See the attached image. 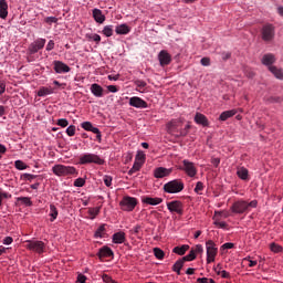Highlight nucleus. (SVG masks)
<instances>
[{
	"label": "nucleus",
	"mask_w": 283,
	"mask_h": 283,
	"mask_svg": "<svg viewBox=\"0 0 283 283\" xmlns=\"http://www.w3.org/2000/svg\"><path fill=\"white\" fill-rule=\"evenodd\" d=\"M182 125H185V120H182V118L171 119L166 124V129L168 134H171V136L180 138L182 136H187V134H189V129H191V125H186L185 128H182Z\"/></svg>",
	"instance_id": "nucleus-1"
},
{
	"label": "nucleus",
	"mask_w": 283,
	"mask_h": 283,
	"mask_svg": "<svg viewBox=\"0 0 283 283\" xmlns=\"http://www.w3.org/2000/svg\"><path fill=\"white\" fill-rule=\"evenodd\" d=\"M52 172L59 178H69L70 176H78V170L74 166H65L63 164H57L52 167Z\"/></svg>",
	"instance_id": "nucleus-2"
},
{
	"label": "nucleus",
	"mask_w": 283,
	"mask_h": 283,
	"mask_svg": "<svg viewBox=\"0 0 283 283\" xmlns=\"http://www.w3.org/2000/svg\"><path fill=\"white\" fill-rule=\"evenodd\" d=\"M227 218H229V211L216 210L212 217L214 227H217V229H223L224 231H229V223H227V221H222Z\"/></svg>",
	"instance_id": "nucleus-3"
},
{
	"label": "nucleus",
	"mask_w": 283,
	"mask_h": 283,
	"mask_svg": "<svg viewBox=\"0 0 283 283\" xmlns=\"http://www.w3.org/2000/svg\"><path fill=\"white\" fill-rule=\"evenodd\" d=\"M105 165V159L92 153H86L80 156L78 165Z\"/></svg>",
	"instance_id": "nucleus-4"
},
{
	"label": "nucleus",
	"mask_w": 283,
	"mask_h": 283,
	"mask_svg": "<svg viewBox=\"0 0 283 283\" xmlns=\"http://www.w3.org/2000/svg\"><path fill=\"white\" fill-rule=\"evenodd\" d=\"M146 160H147V155L145 154V151L138 150L135 156V161L133 164V167L128 170V176H134V174L140 171Z\"/></svg>",
	"instance_id": "nucleus-5"
},
{
	"label": "nucleus",
	"mask_w": 283,
	"mask_h": 283,
	"mask_svg": "<svg viewBox=\"0 0 283 283\" xmlns=\"http://www.w3.org/2000/svg\"><path fill=\"white\" fill-rule=\"evenodd\" d=\"M178 169L184 171L188 178H196V176H198V168L196 167V164L193 161H189V159H184Z\"/></svg>",
	"instance_id": "nucleus-6"
},
{
	"label": "nucleus",
	"mask_w": 283,
	"mask_h": 283,
	"mask_svg": "<svg viewBox=\"0 0 283 283\" xmlns=\"http://www.w3.org/2000/svg\"><path fill=\"white\" fill-rule=\"evenodd\" d=\"M185 189V182L180 179H174L164 185L165 193H180Z\"/></svg>",
	"instance_id": "nucleus-7"
},
{
	"label": "nucleus",
	"mask_w": 283,
	"mask_h": 283,
	"mask_svg": "<svg viewBox=\"0 0 283 283\" xmlns=\"http://www.w3.org/2000/svg\"><path fill=\"white\" fill-rule=\"evenodd\" d=\"M206 251H207V264H212L216 262V258H218V245L213 240H208L206 242Z\"/></svg>",
	"instance_id": "nucleus-8"
},
{
	"label": "nucleus",
	"mask_w": 283,
	"mask_h": 283,
	"mask_svg": "<svg viewBox=\"0 0 283 283\" xmlns=\"http://www.w3.org/2000/svg\"><path fill=\"white\" fill-rule=\"evenodd\" d=\"M25 242V249L28 251L38 253V255H43V253L45 252V242L39 240H27Z\"/></svg>",
	"instance_id": "nucleus-9"
},
{
	"label": "nucleus",
	"mask_w": 283,
	"mask_h": 283,
	"mask_svg": "<svg viewBox=\"0 0 283 283\" xmlns=\"http://www.w3.org/2000/svg\"><path fill=\"white\" fill-rule=\"evenodd\" d=\"M138 199L136 197L125 196L119 202L122 211L132 212L136 209Z\"/></svg>",
	"instance_id": "nucleus-10"
},
{
	"label": "nucleus",
	"mask_w": 283,
	"mask_h": 283,
	"mask_svg": "<svg viewBox=\"0 0 283 283\" xmlns=\"http://www.w3.org/2000/svg\"><path fill=\"white\" fill-rule=\"evenodd\" d=\"M168 211L182 216L185 213V203L180 200H172L166 203Z\"/></svg>",
	"instance_id": "nucleus-11"
},
{
	"label": "nucleus",
	"mask_w": 283,
	"mask_h": 283,
	"mask_svg": "<svg viewBox=\"0 0 283 283\" xmlns=\"http://www.w3.org/2000/svg\"><path fill=\"white\" fill-rule=\"evenodd\" d=\"M249 210V202L244 200L234 201L230 208L232 213H244Z\"/></svg>",
	"instance_id": "nucleus-12"
},
{
	"label": "nucleus",
	"mask_w": 283,
	"mask_h": 283,
	"mask_svg": "<svg viewBox=\"0 0 283 283\" xmlns=\"http://www.w3.org/2000/svg\"><path fill=\"white\" fill-rule=\"evenodd\" d=\"M261 36L264 41H273V36H275V27H273V24L263 25Z\"/></svg>",
	"instance_id": "nucleus-13"
},
{
	"label": "nucleus",
	"mask_w": 283,
	"mask_h": 283,
	"mask_svg": "<svg viewBox=\"0 0 283 283\" xmlns=\"http://www.w3.org/2000/svg\"><path fill=\"white\" fill-rule=\"evenodd\" d=\"M45 43L46 40L43 38H39L35 41H33L29 48H28V52L30 54H36V52H39V50H43V48H45Z\"/></svg>",
	"instance_id": "nucleus-14"
},
{
	"label": "nucleus",
	"mask_w": 283,
	"mask_h": 283,
	"mask_svg": "<svg viewBox=\"0 0 283 283\" xmlns=\"http://www.w3.org/2000/svg\"><path fill=\"white\" fill-rule=\"evenodd\" d=\"M128 103L130 107H136V109H147L149 107L147 102L138 96L130 97Z\"/></svg>",
	"instance_id": "nucleus-15"
},
{
	"label": "nucleus",
	"mask_w": 283,
	"mask_h": 283,
	"mask_svg": "<svg viewBox=\"0 0 283 283\" xmlns=\"http://www.w3.org/2000/svg\"><path fill=\"white\" fill-rule=\"evenodd\" d=\"M53 70L56 74H67L72 69L63 61H54Z\"/></svg>",
	"instance_id": "nucleus-16"
},
{
	"label": "nucleus",
	"mask_w": 283,
	"mask_h": 283,
	"mask_svg": "<svg viewBox=\"0 0 283 283\" xmlns=\"http://www.w3.org/2000/svg\"><path fill=\"white\" fill-rule=\"evenodd\" d=\"M158 61L161 67H165L171 63V54L167 50H161L158 53Z\"/></svg>",
	"instance_id": "nucleus-17"
},
{
	"label": "nucleus",
	"mask_w": 283,
	"mask_h": 283,
	"mask_svg": "<svg viewBox=\"0 0 283 283\" xmlns=\"http://www.w3.org/2000/svg\"><path fill=\"white\" fill-rule=\"evenodd\" d=\"M98 260H105L106 258H114V251L112 248L104 245L97 252Z\"/></svg>",
	"instance_id": "nucleus-18"
},
{
	"label": "nucleus",
	"mask_w": 283,
	"mask_h": 283,
	"mask_svg": "<svg viewBox=\"0 0 283 283\" xmlns=\"http://www.w3.org/2000/svg\"><path fill=\"white\" fill-rule=\"evenodd\" d=\"M112 242L113 244H125V242H127V234L125 233V231H118L115 232L112 235Z\"/></svg>",
	"instance_id": "nucleus-19"
},
{
	"label": "nucleus",
	"mask_w": 283,
	"mask_h": 283,
	"mask_svg": "<svg viewBox=\"0 0 283 283\" xmlns=\"http://www.w3.org/2000/svg\"><path fill=\"white\" fill-rule=\"evenodd\" d=\"M143 205H150V207H156L158 205H163V198L160 197H143L142 198Z\"/></svg>",
	"instance_id": "nucleus-20"
},
{
	"label": "nucleus",
	"mask_w": 283,
	"mask_h": 283,
	"mask_svg": "<svg viewBox=\"0 0 283 283\" xmlns=\"http://www.w3.org/2000/svg\"><path fill=\"white\" fill-rule=\"evenodd\" d=\"M82 129H85V132H92L93 134H96V138L101 140V130L94 127V125H92L91 122H83Z\"/></svg>",
	"instance_id": "nucleus-21"
},
{
	"label": "nucleus",
	"mask_w": 283,
	"mask_h": 283,
	"mask_svg": "<svg viewBox=\"0 0 283 283\" xmlns=\"http://www.w3.org/2000/svg\"><path fill=\"white\" fill-rule=\"evenodd\" d=\"M105 90H103V86L101 84H92L91 85V94L95 96L96 98H103Z\"/></svg>",
	"instance_id": "nucleus-22"
},
{
	"label": "nucleus",
	"mask_w": 283,
	"mask_h": 283,
	"mask_svg": "<svg viewBox=\"0 0 283 283\" xmlns=\"http://www.w3.org/2000/svg\"><path fill=\"white\" fill-rule=\"evenodd\" d=\"M171 174V169L158 167L154 170V178H167Z\"/></svg>",
	"instance_id": "nucleus-23"
},
{
	"label": "nucleus",
	"mask_w": 283,
	"mask_h": 283,
	"mask_svg": "<svg viewBox=\"0 0 283 283\" xmlns=\"http://www.w3.org/2000/svg\"><path fill=\"white\" fill-rule=\"evenodd\" d=\"M92 14L95 23H99V24L105 23L106 18H105V14H103V11L101 9H93Z\"/></svg>",
	"instance_id": "nucleus-24"
},
{
	"label": "nucleus",
	"mask_w": 283,
	"mask_h": 283,
	"mask_svg": "<svg viewBox=\"0 0 283 283\" xmlns=\"http://www.w3.org/2000/svg\"><path fill=\"white\" fill-rule=\"evenodd\" d=\"M195 123L201 125L202 127H209V119L202 113H196Z\"/></svg>",
	"instance_id": "nucleus-25"
},
{
	"label": "nucleus",
	"mask_w": 283,
	"mask_h": 283,
	"mask_svg": "<svg viewBox=\"0 0 283 283\" xmlns=\"http://www.w3.org/2000/svg\"><path fill=\"white\" fill-rule=\"evenodd\" d=\"M261 63L266 65V67H273V63H275V55L271 53L263 55Z\"/></svg>",
	"instance_id": "nucleus-26"
},
{
	"label": "nucleus",
	"mask_w": 283,
	"mask_h": 283,
	"mask_svg": "<svg viewBox=\"0 0 283 283\" xmlns=\"http://www.w3.org/2000/svg\"><path fill=\"white\" fill-rule=\"evenodd\" d=\"M235 114H238V109H235V108L222 112L219 116V120H221V122L229 120V118H233V116H235Z\"/></svg>",
	"instance_id": "nucleus-27"
},
{
	"label": "nucleus",
	"mask_w": 283,
	"mask_h": 283,
	"mask_svg": "<svg viewBox=\"0 0 283 283\" xmlns=\"http://www.w3.org/2000/svg\"><path fill=\"white\" fill-rule=\"evenodd\" d=\"M115 32L116 34H122V35L129 34L132 32V28L123 23L115 28Z\"/></svg>",
	"instance_id": "nucleus-28"
},
{
	"label": "nucleus",
	"mask_w": 283,
	"mask_h": 283,
	"mask_svg": "<svg viewBox=\"0 0 283 283\" xmlns=\"http://www.w3.org/2000/svg\"><path fill=\"white\" fill-rule=\"evenodd\" d=\"M237 176L240 180H249V169L245 167H239L237 169Z\"/></svg>",
	"instance_id": "nucleus-29"
},
{
	"label": "nucleus",
	"mask_w": 283,
	"mask_h": 283,
	"mask_svg": "<svg viewBox=\"0 0 283 283\" xmlns=\"http://www.w3.org/2000/svg\"><path fill=\"white\" fill-rule=\"evenodd\" d=\"M0 19H8V2L0 0Z\"/></svg>",
	"instance_id": "nucleus-30"
},
{
	"label": "nucleus",
	"mask_w": 283,
	"mask_h": 283,
	"mask_svg": "<svg viewBox=\"0 0 283 283\" xmlns=\"http://www.w3.org/2000/svg\"><path fill=\"white\" fill-rule=\"evenodd\" d=\"M98 213H101V207L88 208L86 218L88 220H95Z\"/></svg>",
	"instance_id": "nucleus-31"
},
{
	"label": "nucleus",
	"mask_w": 283,
	"mask_h": 283,
	"mask_svg": "<svg viewBox=\"0 0 283 283\" xmlns=\"http://www.w3.org/2000/svg\"><path fill=\"white\" fill-rule=\"evenodd\" d=\"M50 94H54V88H52V86H42L38 91V96H50Z\"/></svg>",
	"instance_id": "nucleus-32"
},
{
	"label": "nucleus",
	"mask_w": 283,
	"mask_h": 283,
	"mask_svg": "<svg viewBox=\"0 0 283 283\" xmlns=\"http://www.w3.org/2000/svg\"><path fill=\"white\" fill-rule=\"evenodd\" d=\"M50 222H54V220H56V218H59V209H56V206H54V203L50 205Z\"/></svg>",
	"instance_id": "nucleus-33"
},
{
	"label": "nucleus",
	"mask_w": 283,
	"mask_h": 283,
	"mask_svg": "<svg viewBox=\"0 0 283 283\" xmlns=\"http://www.w3.org/2000/svg\"><path fill=\"white\" fill-rule=\"evenodd\" d=\"M182 266H185V261L182 259H179L172 265V271L177 273V275H180V271H182Z\"/></svg>",
	"instance_id": "nucleus-34"
},
{
	"label": "nucleus",
	"mask_w": 283,
	"mask_h": 283,
	"mask_svg": "<svg viewBox=\"0 0 283 283\" xmlns=\"http://www.w3.org/2000/svg\"><path fill=\"white\" fill-rule=\"evenodd\" d=\"M187 251H189V245L184 244L181 247H175L172 249V253H176L177 255H185V253H187Z\"/></svg>",
	"instance_id": "nucleus-35"
},
{
	"label": "nucleus",
	"mask_w": 283,
	"mask_h": 283,
	"mask_svg": "<svg viewBox=\"0 0 283 283\" xmlns=\"http://www.w3.org/2000/svg\"><path fill=\"white\" fill-rule=\"evenodd\" d=\"M269 71L275 76V78L283 80L282 69H277V66H270Z\"/></svg>",
	"instance_id": "nucleus-36"
},
{
	"label": "nucleus",
	"mask_w": 283,
	"mask_h": 283,
	"mask_svg": "<svg viewBox=\"0 0 283 283\" xmlns=\"http://www.w3.org/2000/svg\"><path fill=\"white\" fill-rule=\"evenodd\" d=\"M17 202L24 205V207H32V199L30 197H18Z\"/></svg>",
	"instance_id": "nucleus-37"
},
{
	"label": "nucleus",
	"mask_w": 283,
	"mask_h": 283,
	"mask_svg": "<svg viewBox=\"0 0 283 283\" xmlns=\"http://www.w3.org/2000/svg\"><path fill=\"white\" fill-rule=\"evenodd\" d=\"M234 248H235V244L232 242L224 243L220 247V254L224 255L227 254V251H229V249H234Z\"/></svg>",
	"instance_id": "nucleus-38"
},
{
	"label": "nucleus",
	"mask_w": 283,
	"mask_h": 283,
	"mask_svg": "<svg viewBox=\"0 0 283 283\" xmlns=\"http://www.w3.org/2000/svg\"><path fill=\"white\" fill-rule=\"evenodd\" d=\"M102 34H104V36H114V27L113 25H105L102 30Z\"/></svg>",
	"instance_id": "nucleus-39"
},
{
	"label": "nucleus",
	"mask_w": 283,
	"mask_h": 283,
	"mask_svg": "<svg viewBox=\"0 0 283 283\" xmlns=\"http://www.w3.org/2000/svg\"><path fill=\"white\" fill-rule=\"evenodd\" d=\"M270 251L272 253H283V247L275 242H272L270 243Z\"/></svg>",
	"instance_id": "nucleus-40"
},
{
	"label": "nucleus",
	"mask_w": 283,
	"mask_h": 283,
	"mask_svg": "<svg viewBox=\"0 0 283 283\" xmlns=\"http://www.w3.org/2000/svg\"><path fill=\"white\" fill-rule=\"evenodd\" d=\"M86 39L88 41H94L96 45L101 43V35H98L97 33H87Z\"/></svg>",
	"instance_id": "nucleus-41"
},
{
	"label": "nucleus",
	"mask_w": 283,
	"mask_h": 283,
	"mask_svg": "<svg viewBox=\"0 0 283 283\" xmlns=\"http://www.w3.org/2000/svg\"><path fill=\"white\" fill-rule=\"evenodd\" d=\"M154 255L157 260H165V251L160 248H154Z\"/></svg>",
	"instance_id": "nucleus-42"
},
{
	"label": "nucleus",
	"mask_w": 283,
	"mask_h": 283,
	"mask_svg": "<svg viewBox=\"0 0 283 283\" xmlns=\"http://www.w3.org/2000/svg\"><path fill=\"white\" fill-rule=\"evenodd\" d=\"M94 238H105V224H102L97 228L94 233Z\"/></svg>",
	"instance_id": "nucleus-43"
},
{
	"label": "nucleus",
	"mask_w": 283,
	"mask_h": 283,
	"mask_svg": "<svg viewBox=\"0 0 283 283\" xmlns=\"http://www.w3.org/2000/svg\"><path fill=\"white\" fill-rule=\"evenodd\" d=\"M135 85L137 87V92H144L145 87H147V82H145L143 80H137V81H135Z\"/></svg>",
	"instance_id": "nucleus-44"
},
{
	"label": "nucleus",
	"mask_w": 283,
	"mask_h": 283,
	"mask_svg": "<svg viewBox=\"0 0 283 283\" xmlns=\"http://www.w3.org/2000/svg\"><path fill=\"white\" fill-rule=\"evenodd\" d=\"M202 191H205V184L202 181H198L195 187V193L202 196Z\"/></svg>",
	"instance_id": "nucleus-45"
},
{
	"label": "nucleus",
	"mask_w": 283,
	"mask_h": 283,
	"mask_svg": "<svg viewBox=\"0 0 283 283\" xmlns=\"http://www.w3.org/2000/svg\"><path fill=\"white\" fill-rule=\"evenodd\" d=\"M14 167L19 171H23V170L28 169V165L25 163H23L22 160H15Z\"/></svg>",
	"instance_id": "nucleus-46"
},
{
	"label": "nucleus",
	"mask_w": 283,
	"mask_h": 283,
	"mask_svg": "<svg viewBox=\"0 0 283 283\" xmlns=\"http://www.w3.org/2000/svg\"><path fill=\"white\" fill-rule=\"evenodd\" d=\"M196 259V251L191 250L186 256H184L181 260L184 262H193Z\"/></svg>",
	"instance_id": "nucleus-47"
},
{
	"label": "nucleus",
	"mask_w": 283,
	"mask_h": 283,
	"mask_svg": "<svg viewBox=\"0 0 283 283\" xmlns=\"http://www.w3.org/2000/svg\"><path fill=\"white\" fill-rule=\"evenodd\" d=\"M243 262H249L248 266H249L250 269H253V266H258V261L251 260V256H245V258L243 259Z\"/></svg>",
	"instance_id": "nucleus-48"
},
{
	"label": "nucleus",
	"mask_w": 283,
	"mask_h": 283,
	"mask_svg": "<svg viewBox=\"0 0 283 283\" xmlns=\"http://www.w3.org/2000/svg\"><path fill=\"white\" fill-rule=\"evenodd\" d=\"M34 178H36V175H32V174H23L21 176L22 180H28L29 182H32V180H34Z\"/></svg>",
	"instance_id": "nucleus-49"
},
{
	"label": "nucleus",
	"mask_w": 283,
	"mask_h": 283,
	"mask_svg": "<svg viewBox=\"0 0 283 283\" xmlns=\"http://www.w3.org/2000/svg\"><path fill=\"white\" fill-rule=\"evenodd\" d=\"M114 179L112 178V176H108V175H105L104 177H103V181H104V185L106 186V187H112V181H113Z\"/></svg>",
	"instance_id": "nucleus-50"
},
{
	"label": "nucleus",
	"mask_w": 283,
	"mask_h": 283,
	"mask_svg": "<svg viewBox=\"0 0 283 283\" xmlns=\"http://www.w3.org/2000/svg\"><path fill=\"white\" fill-rule=\"evenodd\" d=\"M66 134H67V136H75V134H76V126L70 125L66 128Z\"/></svg>",
	"instance_id": "nucleus-51"
},
{
	"label": "nucleus",
	"mask_w": 283,
	"mask_h": 283,
	"mask_svg": "<svg viewBox=\"0 0 283 283\" xmlns=\"http://www.w3.org/2000/svg\"><path fill=\"white\" fill-rule=\"evenodd\" d=\"M74 187H85V179L84 178H77L74 180Z\"/></svg>",
	"instance_id": "nucleus-52"
},
{
	"label": "nucleus",
	"mask_w": 283,
	"mask_h": 283,
	"mask_svg": "<svg viewBox=\"0 0 283 283\" xmlns=\"http://www.w3.org/2000/svg\"><path fill=\"white\" fill-rule=\"evenodd\" d=\"M56 125H59V127H67V125H70V122H67V119L65 118H60L57 119Z\"/></svg>",
	"instance_id": "nucleus-53"
},
{
	"label": "nucleus",
	"mask_w": 283,
	"mask_h": 283,
	"mask_svg": "<svg viewBox=\"0 0 283 283\" xmlns=\"http://www.w3.org/2000/svg\"><path fill=\"white\" fill-rule=\"evenodd\" d=\"M44 21L46 23H49V25H52V23H59V18H56V17H48V18L44 19Z\"/></svg>",
	"instance_id": "nucleus-54"
},
{
	"label": "nucleus",
	"mask_w": 283,
	"mask_h": 283,
	"mask_svg": "<svg viewBox=\"0 0 283 283\" xmlns=\"http://www.w3.org/2000/svg\"><path fill=\"white\" fill-rule=\"evenodd\" d=\"M218 275H220V277H222L223 280H229L231 279V274L229 272H227V270H223L221 272H218Z\"/></svg>",
	"instance_id": "nucleus-55"
},
{
	"label": "nucleus",
	"mask_w": 283,
	"mask_h": 283,
	"mask_svg": "<svg viewBox=\"0 0 283 283\" xmlns=\"http://www.w3.org/2000/svg\"><path fill=\"white\" fill-rule=\"evenodd\" d=\"M76 282L77 283H85V282H87V276H85V274L78 273Z\"/></svg>",
	"instance_id": "nucleus-56"
},
{
	"label": "nucleus",
	"mask_w": 283,
	"mask_h": 283,
	"mask_svg": "<svg viewBox=\"0 0 283 283\" xmlns=\"http://www.w3.org/2000/svg\"><path fill=\"white\" fill-rule=\"evenodd\" d=\"M201 65H203L205 67H209V65H211V59L209 57H202L200 61Z\"/></svg>",
	"instance_id": "nucleus-57"
},
{
	"label": "nucleus",
	"mask_w": 283,
	"mask_h": 283,
	"mask_svg": "<svg viewBox=\"0 0 283 283\" xmlns=\"http://www.w3.org/2000/svg\"><path fill=\"white\" fill-rule=\"evenodd\" d=\"M14 242V239H12V237H6L3 240H2V244H6V245H10Z\"/></svg>",
	"instance_id": "nucleus-58"
},
{
	"label": "nucleus",
	"mask_w": 283,
	"mask_h": 283,
	"mask_svg": "<svg viewBox=\"0 0 283 283\" xmlns=\"http://www.w3.org/2000/svg\"><path fill=\"white\" fill-rule=\"evenodd\" d=\"M54 49V40H50L46 44V52H52Z\"/></svg>",
	"instance_id": "nucleus-59"
},
{
	"label": "nucleus",
	"mask_w": 283,
	"mask_h": 283,
	"mask_svg": "<svg viewBox=\"0 0 283 283\" xmlns=\"http://www.w3.org/2000/svg\"><path fill=\"white\" fill-rule=\"evenodd\" d=\"M107 91L112 94H116V92H118V87L116 85H108Z\"/></svg>",
	"instance_id": "nucleus-60"
},
{
	"label": "nucleus",
	"mask_w": 283,
	"mask_h": 283,
	"mask_svg": "<svg viewBox=\"0 0 283 283\" xmlns=\"http://www.w3.org/2000/svg\"><path fill=\"white\" fill-rule=\"evenodd\" d=\"M6 94V82L0 80V96Z\"/></svg>",
	"instance_id": "nucleus-61"
},
{
	"label": "nucleus",
	"mask_w": 283,
	"mask_h": 283,
	"mask_svg": "<svg viewBox=\"0 0 283 283\" xmlns=\"http://www.w3.org/2000/svg\"><path fill=\"white\" fill-rule=\"evenodd\" d=\"M193 251L195 253H203L205 249L201 244H197Z\"/></svg>",
	"instance_id": "nucleus-62"
},
{
	"label": "nucleus",
	"mask_w": 283,
	"mask_h": 283,
	"mask_svg": "<svg viewBox=\"0 0 283 283\" xmlns=\"http://www.w3.org/2000/svg\"><path fill=\"white\" fill-rule=\"evenodd\" d=\"M251 207L252 209H255L258 207V200H252L248 202V209Z\"/></svg>",
	"instance_id": "nucleus-63"
},
{
	"label": "nucleus",
	"mask_w": 283,
	"mask_h": 283,
	"mask_svg": "<svg viewBox=\"0 0 283 283\" xmlns=\"http://www.w3.org/2000/svg\"><path fill=\"white\" fill-rule=\"evenodd\" d=\"M211 163H212L216 167H218V166L220 165V158H212V159H211Z\"/></svg>",
	"instance_id": "nucleus-64"
}]
</instances>
